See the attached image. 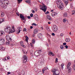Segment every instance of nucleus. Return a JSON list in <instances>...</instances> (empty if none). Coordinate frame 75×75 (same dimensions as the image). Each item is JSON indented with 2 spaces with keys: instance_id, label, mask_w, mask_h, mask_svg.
<instances>
[{
  "instance_id": "obj_27",
  "label": "nucleus",
  "mask_w": 75,
  "mask_h": 75,
  "mask_svg": "<svg viewBox=\"0 0 75 75\" xmlns=\"http://www.w3.org/2000/svg\"><path fill=\"white\" fill-rule=\"evenodd\" d=\"M9 38H10V36L9 35H6V39L7 40V41H8V40H9Z\"/></svg>"
},
{
  "instance_id": "obj_17",
  "label": "nucleus",
  "mask_w": 75,
  "mask_h": 75,
  "mask_svg": "<svg viewBox=\"0 0 75 75\" xmlns=\"http://www.w3.org/2000/svg\"><path fill=\"white\" fill-rule=\"evenodd\" d=\"M20 44L21 45L22 47H23V48H25V46L23 45V42H20Z\"/></svg>"
},
{
  "instance_id": "obj_44",
  "label": "nucleus",
  "mask_w": 75,
  "mask_h": 75,
  "mask_svg": "<svg viewBox=\"0 0 75 75\" xmlns=\"http://www.w3.org/2000/svg\"><path fill=\"white\" fill-rule=\"evenodd\" d=\"M32 42L33 44H34L35 43V40H33L32 41Z\"/></svg>"
},
{
  "instance_id": "obj_18",
  "label": "nucleus",
  "mask_w": 75,
  "mask_h": 75,
  "mask_svg": "<svg viewBox=\"0 0 75 75\" xmlns=\"http://www.w3.org/2000/svg\"><path fill=\"white\" fill-rule=\"evenodd\" d=\"M47 69H48V67H46L42 69V71L43 74L44 73V71H45V70H47Z\"/></svg>"
},
{
  "instance_id": "obj_62",
  "label": "nucleus",
  "mask_w": 75,
  "mask_h": 75,
  "mask_svg": "<svg viewBox=\"0 0 75 75\" xmlns=\"http://www.w3.org/2000/svg\"><path fill=\"white\" fill-rule=\"evenodd\" d=\"M16 14L17 15V16H19V14L18 13H16Z\"/></svg>"
},
{
  "instance_id": "obj_37",
  "label": "nucleus",
  "mask_w": 75,
  "mask_h": 75,
  "mask_svg": "<svg viewBox=\"0 0 75 75\" xmlns=\"http://www.w3.org/2000/svg\"><path fill=\"white\" fill-rule=\"evenodd\" d=\"M4 13H2L1 14V17H2L4 16Z\"/></svg>"
},
{
  "instance_id": "obj_51",
  "label": "nucleus",
  "mask_w": 75,
  "mask_h": 75,
  "mask_svg": "<svg viewBox=\"0 0 75 75\" xmlns=\"http://www.w3.org/2000/svg\"><path fill=\"white\" fill-rule=\"evenodd\" d=\"M27 18L28 19H30L31 17H30V16H28L27 17Z\"/></svg>"
},
{
  "instance_id": "obj_32",
  "label": "nucleus",
  "mask_w": 75,
  "mask_h": 75,
  "mask_svg": "<svg viewBox=\"0 0 75 75\" xmlns=\"http://www.w3.org/2000/svg\"><path fill=\"white\" fill-rule=\"evenodd\" d=\"M60 48L62 50L64 48V47L63 46V45H61L60 46Z\"/></svg>"
},
{
  "instance_id": "obj_19",
  "label": "nucleus",
  "mask_w": 75,
  "mask_h": 75,
  "mask_svg": "<svg viewBox=\"0 0 75 75\" xmlns=\"http://www.w3.org/2000/svg\"><path fill=\"white\" fill-rule=\"evenodd\" d=\"M57 13H56L55 12H53L52 13V16H56V15H57Z\"/></svg>"
},
{
  "instance_id": "obj_31",
  "label": "nucleus",
  "mask_w": 75,
  "mask_h": 75,
  "mask_svg": "<svg viewBox=\"0 0 75 75\" xmlns=\"http://www.w3.org/2000/svg\"><path fill=\"white\" fill-rule=\"evenodd\" d=\"M25 40L27 41V42H28V37L27 36H26V39Z\"/></svg>"
},
{
  "instance_id": "obj_1",
  "label": "nucleus",
  "mask_w": 75,
  "mask_h": 75,
  "mask_svg": "<svg viewBox=\"0 0 75 75\" xmlns=\"http://www.w3.org/2000/svg\"><path fill=\"white\" fill-rule=\"evenodd\" d=\"M56 3L57 4V7L58 8H59L60 10H62V9H63L64 4H63L61 0H58L56 1Z\"/></svg>"
},
{
  "instance_id": "obj_36",
  "label": "nucleus",
  "mask_w": 75,
  "mask_h": 75,
  "mask_svg": "<svg viewBox=\"0 0 75 75\" xmlns=\"http://www.w3.org/2000/svg\"><path fill=\"white\" fill-rule=\"evenodd\" d=\"M66 21H67V19L64 18L63 20V21L64 23H65L66 22Z\"/></svg>"
},
{
  "instance_id": "obj_38",
  "label": "nucleus",
  "mask_w": 75,
  "mask_h": 75,
  "mask_svg": "<svg viewBox=\"0 0 75 75\" xmlns=\"http://www.w3.org/2000/svg\"><path fill=\"white\" fill-rule=\"evenodd\" d=\"M8 41H9V42H10V41H11V40H12V39H11V38L10 37H9V40H8Z\"/></svg>"
},
{
  "instance_id": "obj_7",
  "label": "nucleus",
  "mask_w": 75,
  "mask_h": 75,
  "mask_svg": "<svg viewBox=\"0 0 75 75\" xmlns=\"http://www.w3.org/2000/svg\"><path fill=\"white\" fill-rule=\"evenodd\" d=\"M5 43V41H4V40L2 38H0V45H3Z\"/></svg>"
},
{
  "instance_id": "obj_20",
  "label": "nucleus",
  "mask_w": 75,
  "mask_h": 75,
  "mask_svg": "<svg viewBox=\"0 0 75 75\" xmlns=\"http://www.w3.org/2000/svg\"><path fill=\"white\" fill-rule=\"evenodd\" d=\"M69 0H63L66 5H67L68 4Z\"/></svg>"
},
{
  "instance_id": "obj_47",
  "label": "nucleus",
  "mask_w": 75,
  "mask_h": 75,
  "mask_svg": "<svg viewBox=\"0 0 75 75\" xmlns=\"http://www.w3.org/2000/svg\"><path fill=\"white\" fill-rule=\"evenodd\" d=\"M63 45H67V43L66 42H64V43H63Z\"/></svg>"
},
{
  "instance_id": "obj_28",
  "label": "nucleus",
  "mask_w": 75,
  "mask_h": 75,
  "mask_svg": "<svg viewBox=\"0 0 75 75\" xmlns=\"http://www.w3.org/2000/svg\"><path fill=\"white\" fill-rule=\"evenodd\" d=\"M0 49H1V51H4V50H5V48L3 47H1L0 48Z\"/></svg>"
},
{
  "instance_id": "obj_56",
  "label": "nucleus",
  "mask_w": 75,
  "mask_h": 75,
  "mask_svg": "<svg viewBox=\"0 0 75 75\" xmlns=\"http://www.w3.org/2000/svg\"><path fill=\"white\" fill-rule=\"evenodd\" d=\"M30 45L32 47H33V44H32L30 43Z\"/></svg>"
},
{
  "instance_id": "obj_9",
  "label": "nucleus",
  "mask_w": 75,
  "mask_h": 75,
  "mask_svg": "<svg viewBox=\"0 0 75 75\" xmlns=\"http://www.w3.org/2000/svg\"><path fill=\"white\" fill-rule=\"evenodd\" d=\"M52 72L53 73V74H55V73H57L58 71H57V70H55V69H52Z\"/></svg>"
},
{
  "instance_id": "obj_21",
  "label": "nucleus",
  "mask_w": 75,
  "mask_h": 75,
  "mask_svg": "<svg viewBox=\"0 0 75 75\" xmlns=\"http://www.w3.org/2000/svg\"><path fill=\"white\" fill-rule=\"evenodd\" d=\"M71 65V63L70 62H69V63L67 65V68H69L70 67V66Z\"/></svg>"
},
{
  "instance_id": "obj_22",
  "label": "nucleus",
  "mask_w": 75,
  "mask_h": 75,
  "mask_svg": "<svg viewBox=\"0 0 75 75\" xmlns=\"http://www.w3.org/2000/svg\"><path fill=\"white\" fill-rule=\"evenodd\" d=\"M5 34V33L4 32H0V36H1V35H4Z\"/></svg>"
},
{
  "instance_id": "obj_3",
  "label": "nucleus",
  "mask_w": 75,
  "mask_h": 75,
  "mask_svg": "<svg viewBox=\"0 0 75 75\" xmlns=\"http://www.w3.org/2000/svg\"><path fill=\"white\" fill-rule=\"evenodd\" d=\"M40 8L41 10H42L44 12H45L47 10V7L45 4H43L42 6H40Z\"/></svg>"
},
{
  "instance_id": "obj_15",
  "label": "nucleus",
  "mask_w": 75,
  "mask_h": 75,
  "mask_svg": "<svg viewBox=\"0 0 75 75\" xmlns=\"http://www.w3.org/2000/svg\"><path fill=\"white\" fill-rule=\"evenodd\" d=\"M38 29H35L34 30L33 33L34 34H35L38 33Z\"/></svg>"
},
{
  "instance_id": "obj_46",
  "label": "nucleus",
  "mask_w": 75,
  "mask_h": 75,
  "mask_svg": "<svg viewBox=\"0 0 75 75\" xmlns=\"http://www.w3.org/2000/svg\"><path fill=\"white\" fill-rule=\"evenodd\" d=\"M55 60H56L55 62H58V58H56Z\"/></svg>"
},
{
  "instance_id": "obj_48",
  "label": "nucleus",
  "mask_w": 75,
  "mask_h": 75,
  "mask_svg": "<svg viewBox=\"0 0 75 75\" xmlns=\"http://www.w3.org/2000/svg\"><path fill=\"white\" fill-rule=\"evenodd\" d=\"M2 60L3 61H7V59L6 60V59L5 58V60H4V59H3Z\"/></svg>"
},
{
  "instance_id": "obj_53",
  "label": "nucleus",
  "mask_w": 75,
  "mask_h": 75,
  "mask_svg": "<svg viewBox=\"0 0 75 75\" xmlns=\"http://www.w3.org/2000/svg\"><path fill=\"white\" fill-rule=\"evenodd\" d=\"M65 47L66 49H67V48H68V46H67V45H66L65 46Z\"/></svg>"
},
{
  "instance_id": "obj_43",
  "label": "nucleus",
  "mask_w": 75,
  "mask_h": 75,
  "mask_svg": "<svg viewBox=\"0 0 75 75\" xmlns=\"http://www.w3.org/2000/svg\"><path fill=\"white\" fill-rule=\"evenodd\" d=\"M41 52V50H38V54H40V52Z\"/></svg>"
},
{
  "instance_id": "obj_6",
  "label": "nucleus",
  "mask_w": 75,
  "mask_h": 75,
  "mask_svg": "<svg viewBox=\"0 0 75 75\" xmlns=\"http://www.w3.org/2000/svg\"><path fill=\"white\" fill-rule=\"evenodd\" d=\"M11 28L9 26H7L6 27L5 29V31L6 33H8L10 31Z\"/></svg>"
},
{
  "instance_id": "obj_35",
  "label": "nucleus",
  "mask_w": 75,
  "mask_h": 75,
  "mask_svg": "<svg viewBox=\"0 0 75 75\" xmlns=\"http://www.w3.org/2000/svg\"><path fill=\"white\" fill-rule=\"evenodd\" d=\"M32 25H35V26H37V25L35 23H33L32 24Z\"/></svg>"
},
{
  "instance_id": "obj_26",
  "label": "nucleus",
  "mask_w": 75,
  "mask_h": 75,
  "mask_svg": "<svg viewBox=\"0 0 75 75\" xmlns=\"http://www.w3.org/2000/svg\"><path fill=\"white\" fill-rule=\"evenodd\" d=\"M67 69H68V73H70L71 72V68H67Z\"/></svg>"
},
{
  "instance_id": "obj_59",
  "label": "nucleus",
  "mask_w": 75,
  "mask_h": 75,
  "mask_svg": "<svg viewBox=\"0 0 75 75\" xmlns=\"http://www.w3.org/2000/svg\"><path fill=\"white\" fill-rule=\"evenodd\" d=\"M33 28V26H30V29H32V28Z\"/></svg>"
},
{
  "instance_id": "obj_41",
  "label": "nucleus",
  "mask_w": 75,
  "mask_h": 75,
  "mask_svg": "<svg viewBox=\"0 0 75 75\" xmlns=\"http://www.w3.org/2000/svg\"><path fill=\"white\" fill-rule=\"evenodd\" d=\"M53 75H59V74L57 73H56L54 74H53Z\"/></svg>"
},
{
  "instance_id": "obj_60",
  "label": "nucleus",
  "mask_w": 75,
  "mask_h": 75,
  "mask_svg": "<svg viewBox=\"0 0 75 75\" xmlns=\"http://www.w3.org/2000/svg\"><path fill=\"white\" fill-rule=\"evenodd\" d=\"M11 73L10 72H8V75H9V74H10Z\"/></svg>"
},
{
  "instance_id": "obj_55",
  "label": "nucleus",
  "mask_w": 75,
  "mask_h": 75,
  "mask_svg": "<svg viewBox=\"0 0 75 75\" xmlns=\"http://www.w3.org/2000/svg\"><path fill=\"white\" fill-rule=\"evenodd\" d=\"M32 13H35V11H33V10H32Z\"/></svg>"
},
{
  "instance_id": "obj_54",
  "label": "nucleus",
  "mask_w": 75,
  "mask_h": 75,
  "mask_svg": "<svg viewBox=\"0 0 75 75\" xmlns=\"http://www.w3.org/2000/svg\"><path fill=\"white\" fill-rule=\"evenodd\" d=\"M64 64H62L61 65V67H64Z\"/></svg>"
},
{
  "instance_id": "obj_61",
  "label": "nucleus",
  "mask_w": 75,
  "mask_h": 75,
  "mask_svg": "<svg viewBox=\"0 0 75 75\" xmlns=\"http://www.w3.org/2000/svg\"><path fill=\"white\" fill-rule=\"evenodd\" d=\"M48 23L49 24H51V22H48Z\"/></svg>"
},
{
  "instance_id": "obj_13",
  "label": "nucleus",
  "mask_w": 75,
  "mask_h": 75,
  "mask_svg": "<svg viewBox=\"0 0 75 75\" xmlns=\"http://www.w3.org/2000/svg\"><path fill=\"white\" fill-rule=\"evenodd\" d=\"M15 32V29L14 28H12L11 30L10 31L9 33H14Z\"/></svg>"
},
{
  "instance_id": "obj_5",
  "label": "nucleus",
  "mask_w": 75,
  "mask_h": 75,
  "mask_svg": "<svg viewBox=\"0 0 75 75\" xmlns=\"http://www.w3.org/2000/svg\"><path fill=\"white\" fill-rule=\"evenodd\" d=\"M23 31V29L20 27H19L17 29L16 33L18 34H19V33H20V31Z\"/></svg>"
},
{
  "instance_id": "obj_24",
  "label": "nucleus",
  "mask_w": 75,
  "mask_h": 75,
  "mask_svg": "<svg viewBox=\"0 0 75 75\" xmlns=\"http://www.w3.org/2000/svg\"><path fill=\"white\" fill-rule=\"evenodd\" d=\"M70 41H71V39L69 38H67L66 39L65 41L68 42H70Z\"/></svg>"
},
{
  "instance_id": "obj_11",
  "label": "nucleus",
  "mask_w": 75,
  "mask_h": 75,
  "mask_svg": "<svg viewBox=\"0 0 75 75\" xmlns=\"http://www.w3.org/2000/svg\"><path fill=\"white\" fill-rule=\"evenodd\" d=\"M34 18L35 19V20H36V21H38V16L37 15H35L34 16Z\"/></svg>"
},
{
  "instance_id": "obj_34",
  "label": "nucleus",
  "mask_w": 75,
  "mask_h": 75,
  "mask_svg": "<svg viewBox=\"0 0 75 75\" xmlns=\"http://www.w3.org/2000/svg\"><path fill=\"white\" fill-rule=\"evenodd\" d=\"M4 1V2L5 3H6V4H8V0H6V1Z\"/></svg>"
},
{
  "instance_id": "obj_42",
  "label": "nucleus",
  "mask_w": 75,
  "mask_h": 75,
  "mask_svg": "<svg viewBox=\"0 0 75 75\" xmlns=\"http://www.w3.org/2000/svg\"><path fill=\"white\" fill-rule=\"evenodd\" d=\"M30 16L31 17H33V13H31L30 14Z\"/></svg>"
},
{
  "instance_id": "obj_33",
  "label": "nucleus",
  "mask_w": 75,
  "mask_h": 75,
  "mask_svg": "<svg viewBox=\"0 0 75 75\" xmlns=\"http://www.w3.org/2000/svg\"><path fill=\"white\" fill-rule=\"evenodd\" d=\"M23 1V0H18V3H21V2Z\"/></svg>"
},
{
  "instance_id": "obj_12",
  "label": "nucleus",
  "mask_w": 75,
  "mask_h": 75,
  "mask_svg": "<svg viewBox=\"0 0 75 75\" xmlns=\"http://www.w3.org/2000/svg\"><path fill=\"white\" fill-rule=\"evenodd\" d=\"M20 18H21L23 20H25V17L23 16L22 15H20Z\"/></svg>"
},
{
  "instance_id": "obj_30",
  "label": "nucleus",
  "mask_w": 75,
  "mask_h": 75,
  "mask_svg": "<svg viewBox=\"0 0 75 75\" xmlns=\"http://www.w3.org/2000/svg\"><path fill=\"white\" fill-rule=\"evenodd\" d=\"M25 2L27 3H30V0H27V1H25Z\"/></svg>"
},
{
  "instance_id": "obj_4",
  "label": "nucleus",
  "mask_w": 75,
  "mask_h": 75,
  "mask_svg": "<svg viewBox=\"0 0 75 75\" xmlns=\"http://www.w3.org/2000/svg\"><path fill=\"white\" fill-rule=\"evenodd\" d=\"M23 62L24 63L26 62V61H27V56L26 54L23 55Z\"/></svg>"
},
{
  "instance_id": "obj_64",
  "label": "nucleus",
  "mask_w": 75,
  "mask_h": 75,
  "mask_svg": "<svg viewBox=\"0 0 75 75\" xmlns=\"http://www.w3.org/2000/svg\"><path fill=\"white\" fill-rule=\"evenodd\" d=\"M51 11L52 12H53V11H54V10H51Z\"/></svg>"
},
{
  "instance_id": "obj_8",
  "label": "nucleus",
  "mask_w": 75,
  "mask_h": 75,
  "mask_svg": "<svg viewBox=\"0 0 75 75\" xmlns=\"http://www.w3.org/2000/svg\"><path fill=\"white\" fill-rule=\"evenodd\" d=\"M53 30L54 32H57L58 30L57 26L56 25H54L53 27Z\"/></svg>"
},
{
  "instance_id": "obj_49",
  "label": "nucleus",
  "mask_w": 75,
  "mask_h": 75,
  "mask_svg": "<svg viewBox=\"0 0 75 75\" xmlns=\"http://www.w3.org/2000/svg\"><path fill=\"white\" fill-rule=\"evenodd\" d=\"M7 59H10V57L9 56L7 57Z\"/></svg>"
},
{
  "instance_id": "obj_58",
  "label": "nucleus",
  "mask_w": 75,
  "mask_h": 75,
  "mask_svg": "<svg viewBox=\"0 0 75 75\" xmlns=\"http://www.w3.org/2000/svg\"><path fill=\"white\" fill-rule=\"evenodd\" d=\"M49 13V12L48 11H47L46 13H45L46 14H48Z\"/></svg>"
},
{
  "instance_id": "obj_40",
  "label": "nucleus",
  "mask_w": 75,
  "mask_h": 75,
  "mask_svg": "<svg viewBox=\"0 0 75 75\" xmlns=\"http://www.w3.org/2000/svg\"><path fill=\"white\" fill-rule=\"evenodd\" d=\"M72 68L74 70H75V65L72 66Z\"/></svg>"
},
{
  "instance_id": "obj_57",
  "label": "nucleus",
  "mask_w": 75,
  "mask_h": 75,
  "mask_svg": "<svg viewBox=\"0 0 75 75\" xmlns=\"http://www.w3.org/2000/svg\"><path fill=\"white\" fill-rule=\"evenodd\" d=\"M30 55H31V56H33V53H31L30 54Z\"/></svg>"
},
{
  "instance_id": "obj_39",
  "label": "nucleus",
  "mask_w": 75,
  "mask_h": 75,
  "mask_svg": "<svg viewBox=\"0 0 75 75\" xmlns=\"http://www.w3.org/2000/svg\"><path fill=\"white\" fill-rule=\"evenodd\" d=\"M23 54H27V52L26 51H23Z\"/></svg>"
},
{
  "instance_id": "obj_10",
  "label": "nucleus",
  "mask_w": 75,
  "mask_h": 75,
  "mask_svg": "<svg viewBox=\"0 0 75 75\" xmlns=\"http://www.w3.org/2000/svg\"><path fill=\"white\" fill-rule=\"evenodd\" d=\"M6 45H9L11 46L13 45L10 42L8 41H7L6 42Z\"/></svg>"
},
{
  "instance_id": "obj_63",
  "label": "nucleus",
  "mask_w": 75,
  "mask_h": 75,
  "mask_svg": "<svg viewBox=\"0 0 75 75\" xmlns=\"http://www.w3.org/2000/svg\"><path fill=\"white\" fill-rule=\"evenodd\" d=\"M61 68L62 69H63L64 68V67L63 66H62Z\"/></svg>"
},
{
  "instance_id": "obj_52",
  "label": "nucleus",
  "mask_w": 75,
  "mask_h": 75,
  "mask_svg": "<svg viewBox=\"0 0 75 75\" xmlns=\"http://www.w3.org/2000/svg\"><path fill=\"white\" fill-rule=\"evenodd\" d=\"M52 35H53L54 36H55V34L54 33H52Z\"/></svg>"
},
{
  "instance_id": "obj_25",
  "label": "nucleus",
  "mask_w": 75,
  "mask_h": 75,
  "mask_svg": "<svg viewBox=\"0 0 75 75\" xmlns=\"http://www.w3.org/2000/svg\"><path fill=\"white\" fill-rule=\"evenodd\" d=\"M68 15L67 13H65L63 14V16L64 17H67Z\"/></svg>"
},
{
  "instance_id": "obj_23",
  "label": "nucleus",
  "mask_w": 75,
  "mask_h": 75,
  "mask_svg": "<svg viewBox=\"0 0 75 75\" xmlns=\"http://www.w3.org/2000/svg\"><path fill=\"white\" fill-rule=\"evenodd\" d=\"M49 55H52V56H54V54L53 53H52L51 51H50L49 52Z\"/></svg>"
},
{
  "instance_id": "obj_14",
  "label": "nucleus",
  "mask_w": 75,
  "mask_h": 75,
  "mask_svg": "<svg viewBox=\"0 0 75 75\" xmlns=\"http://www.w3.org/2000/svg\"><path fill=\"white\" fill-rule=\"evenodd\" d=\"M5 21V19L4 18H1L0 19V24L4 22Z\"/></svg>"
},
{
  "instance_id": "obj_50",
  "label": "nucleus",
  "mask_w": 75,
  "mask_h": 75,
  "mask_svg": "<svg viewBox=\"0 0 75 75\" xmlns=\"http://www.w3.org/2000/svg\"><path fill=\"white\" fill-rule=\"evenodd\" d=\"M64 36V34L63 33H62L60 34V36H61V37H62V36Z\"/></svg>"
},
{
  "instance_id": "obj_16",
  "label": "nucleus",
  "mask_w": 75,
  "mask_h": 75,
  "mask_svg": "<svg viewBox=\"0 0 75 75\" xmlns=\"http://www.w3.org/2000/svg\"><path fill=\"white\" fill-rule=\"evenodd\" d=\"M38 36L39 38H41L42 37V35L41 33H39L38 34Z\"/></svg>"
},
{
  "instance_id": "obj_2",
  "label": "nucleus",
  "mask_w": 75,
  "mask_h": 75,
  "mask_svg": "<svg viewBox=\"0 0 75 75\" xmlns=\"http://www.w3.org/2000/svg\"><path fill=\"white\" fill-rule=\"evenodd\" d=\"M4 1H6V0H0V5L1 6V7H2V8H4L5 6H6V5H5L6 3L4 2Z\"/></svg>"
},
{
  "instance_id": "obj_45",
  "label": "nucleus",
  "mask_w": 75,
  "mask_h": 75,
  "mask_svg": "<svg viewBox=\"0 0 75 75\" xmlns=\"http://www.w3.org/2000/svg\"><path fill=\"white\" fill-rule=\"evenodd\" d=\"M23 31H27V30H26V29L25 28H24L23 29Z\"/></svg>"
},
{
  "instance_id": "obj_29",
  "label": "nucleus",
  "mask_w": 75,
  "mask_h": 75,
  "mask_svg": "<svg viewBox=\"0 0 75 75\" xmlns=\"http://www.w3.org/2000/svg\"><path fill=\"white\" fill-rule=\"evenodd\" d=\"M47 17L48 19L49 20H51L52 19L51 18V17H50V16L48 15H47Z\"/></svg>"
}]
</instances>
